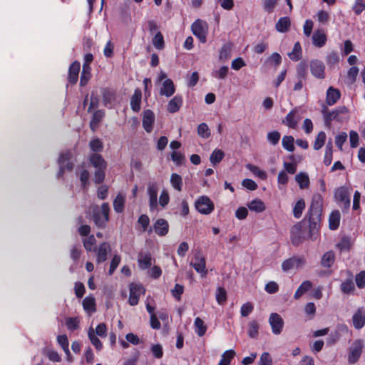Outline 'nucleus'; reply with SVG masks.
Wrapping results in <instances>:
<instances>
[{
	"label": "nucleus",
	"mask_w": 365,
	"mask_h": 365,
	"mask_svg": "<svg viewBox=\"0 0 365 365\" xmlns=\"http://www.w3.org/2000/svg\"><path fill=\"white\" fill-rule=\"evenodd\" d=\"M323 204V197L319 193L314 194L308 212L304 220H308L309 234L307 235L300 222L292 226L290 230V240L294 246L302 244L307 238L312 241L317 240L321 226Z\"/></svg>",
	"instance_id": "f257e3e1"
},
{
	"label": "nucleus",
	"mask_w": 365,
	"mask_h": 365,
	"mask_svg": "<svg viewBox=\"0 0 365 365\" xmlns=\"http://www.w3.org/2000/svg\"><path fill=\"white\" fill-rule=\"evenodd\" d=\"M89 163L96 170L93 175V182L95 184H101L106 178V170L107 168V162L99 153H92L89 156Z\"/></svg>",
	"instance_id": "f03ea898"
},
{
	"label": "nucleus",
	"mask_w": 365,
	"mask_h": 365,
	"mask_svg": "<svg viewBox=\"0 0 365 365\" xmlns=\"http://www.w3.org/2000/svg\"><path fill=\"white\" fill-rule=\"evenodd\" d=\"M349 110L345 106H339L333 110H329L327 108H324L322 114L327 125L330 124L332 120L343 122L344 120L349 118Z\"/></svg>",
	"instance_id": "7ed1b4c3"
},
{
	"label": "nucleus",
	"mask_w": 365,
	"mask_h": 365,
	"mask_svg": "<svg viewBox=\"0 0 365 365\" xmlns=\"http://www.w3.org/2000/svg\"><path fill=\"white\" fill-rule=\"evenodd\" d=\"M334 198L343 212H347L351 205V198L348 190L344 187H340L334 192Z\"/></svg>",
	"instance_id": "20e7f679"
},
{
	"label": "nucleus",
	"mask_w": 365,
	"mask_h": 365,
	"mask_svg": "<svg viewBox=\"0 0 365 365\" xmlns=\"http://www.w3.org/2000/svg\"><path fill=\"white\" fill-rule=\"evenodd\" d=\"M195 207L200 214L209 215L215 210V205L208 196L202 195L196 200Z\"/></svg>",
	"instance_id": "39448f33"
},
{
	"label": "nucleus",
	"mask_w": 365,
	"mask_h": 365,
	"mask_svg": "<svg viewBox=\"0 0 365 365\" xmlns=\"http://www.w3.org/2000/svg\"><path fill=\"white\" fill-rule=\"evenodd\" d=\"M364 348V343L361 339L355 340L351 346L349 348L348 352V363L354 364L356 363L361 357L362 350Z\"/></svg>",
	"instance_id": "423d86ee"
},
{
	"label": "nucleus",
	"mask_w": 365,
	"mask_h": 365,
	"mask_svg": "<svg viewBox=\"0 0 365 365\" xmlns=\"http://www.w3.org/2000/svg\"><path fill=\"white\" fill-rule=\"evenodd\" d=\"M153 230L158 236L164 237L169 232V223L165 219L158 218L154 222L153 227L148 229V232L150 233Z\"/></svg>",
	"instance_id": "0eeeda50"
},
{
	"label": "nucleus",
	"mask_w": 365,
	"mask_h": 365,
	"mask_svg": "<svg viewBox=\"0 0 365 365\" xmlns=\"http://www.w3.org/2000/svg\"><path fill=\"white\" fill-rule=\"evenodd\" d=\"M349 332V328L346 324H339L336 326L335 330L331 331L327 338V342L328 345H334L338 342L341 338L342 334H347Z\"/></svg>",
	"instance_id": "6e6552de"
},
{
	"label": "nucleus",
	"mask_w": 365,
	"mask_h": 365,
	"mask_svg": "<svg viewBox=\"0 0 365 365\" xmlns=\"http://www.w3.org/2000/svg\"><path fill=\"white\" fill-rule=\"evenodd\" d=\"M306 260L303 257L293 256L285 259L282 263V269L284 272H288L293 268H298L304 264Z\"/></svg>",
	"instance_id": "1a4fd4ad"
},
{
	"label": "nucleus",
	"mask_w": 365,
	"mask_h": 365,
	"mask_svg": "<svg viewBox=\"0 0 365 365\" xmlns=\"http://www.w3.org/2000/svg\"><path fill=\"white\" fill-rule=\"evenodd\" d=\"M145 292V289L141 284H131L130 285V294L128 303L131 306H135L138 304L139 298L141 294Z\"/></svg>",
	"instance_id": "9d476101"
},
{
	"label": "nucleus",
	"mask_w": 365,
	"mask_h": 365,
	"mask_svg": "<svg viewBox=\"0 0 365 365\" xmlns=\"http://www.w3.org/2000/svg\"><path fill=\"white\" fill-rule=\"evenodd\" d=\"M269 322L274 334H279L284 327V320L277 313H272L269 316Z\"/></svg>",
	"instance_id": "9b49d317"
},
{
	"label": "nucleus",
	"mask_w": 365,
	"mask_h": 365,
	"mask_svg": "<svg viewBox=\"0 0 365 365\" xmlns=\"http://www.w3.org/2000/svg\"><path fill=\"white\" fill-rule=\"evenodd\" d=\"M310 71L317 78L324 79L325 78V66L320 60L314 59L310 61Z\"/></svg>",
	"instance_id": "f8f14e48"
},
{
	"label": "nucleus",
	"mask_w": 365,
	"mask_h": 365,
	"mask_svg": "<svg viewBox=\"0 0 365 365\" xmlns=\"http://www.w3.org/2000/svg\"><path fill=\"white\" fill-rule=\"evenodd\" d=\"M158 185L156 183H150L148 186L149 196V207L150 211H154L158 207Z\"/></svg>",
	"instance_id": "ddd939ff"
},
{
	"label": "nucleus",
	"mask_w": 365,
	"mask_h": 365,
	"mask_svg": "<svg viewBox=\"0 0 365 365\" xmlns=\"http://www.w3.org/2000/svg\"><path fill=\"white\" fill-rule=\"evenodd\" d=\"M155 122V114L153 110L146 109L143 113L142 125L147 133H151Z\"/></svg>",
	"instance_id": "4468645a"
},
{
	"label": "nucleus",
	"mask_w": 365,
	"mask_h": 365,
	"mask_svg": "<svg viewBox=\"0 0 365 365\" xmlns=\"http://www.w3.org/2000/svg\"><path fill=\"white\" fill-rule=\"evenodd\" d=\"M110 251V245L108 242H103L101 243L96 250V263L101 264L106 262L108 259V254Z\"/></svg>",
	"instance_id": "2eb2a0df"
},
{
	"label": "nucleus",
	"mask_w": 365,
	"mask_h": 365,
	"mask_svg": "<svg viewBox=\"0 0 365 365\" xmlns=\"http://www.w3.org/2000/svg\"><path fill=\"white\" fill-rule=\"evenodd\" d=\"M81 63L78 61H73L69 66L68 82L71 85H75L78 82Z\"/></svg>",
	"instance_id": "dca6fc26"
},
{
	"label": "nucleus",
	"mask_w": 365,
	"mask_h": 365,
	"mask_svg": "<svg viewBox=\"0 0 365 365\" xmlns=\"http://www.w3.org/2000/svg\"><path fill=\"white\" fill-rule=\"evenodd\" d=\"M192 34L199 38L201 43L206 42V31L202 26V21L196 20L191 26Z\"/></svg>",
	"instance_id": "f3484780"
},
{
	"label": "nucleus",
	"mask_w": 365,
	"mask_h": 365,
	"mask_svg": "<svg viewBox=\"0 0 365 365\" xmlns=\"http://www.w3.org/2000/svg\"><path fill=\"white\" fill-rule=\"evenodd\" d=\"M298 113L299 110L297 108L291 110L287 113L284 119L282 120V123L290 128H296L299 120Z\"/></svg>",
	"instance_id": "a211bd4d"
},
{
	"label": "nucleus",
	"mask_w": 365,
	"mask_h": 365,
	"mask_svg": "<svg viewBox=\"0 0 365 365\" xmlns=\"http://www.w3.org/2000/svg\"><path fill=\"white\" fill-rule=\"evenodd\" d=\"M353 326L356 329H361L365 325V310L359 308L352 317Z\"/></svg>",
	"instance_id": "6ab92c4d"
},
{
	"label": "nucleus",
	"mask_w": 365,
	"mask_h": 365,
	"mask_svg": "<svg viewBox=\"0 0 365 365\" xmlns=\"http://www.w3.org/2000/svg\"><path fill=\"white\" fill-rule=\"evenodd\" d=\"M193 260L194 261H192L190 264L196 272L206 274L207 270L205 269L206 262L205 257L199 253L195 255Z\"/></svg>",
	"instance_id": "aec40b11"
},
{
	"label": "nucleus",
	"mask_w": 365,
	"mask_h": 365,
	"mask_svg": "<svg viewBox=\"0 0 365 365\" xmlns=\"http://www.w3.org/2000/svg\"><path fill=\"white\" fill-rule=\"evenodd\" d=\"M175 92V86L172 79L166 78L163 81L160 88V94L166 97L172 96Z\"/></svg>",
	"instance_id": "412c9836"
},
{
	"label": "nucleus",
	"mask_w": 365,
	"mask_h": 365,
	"mask_svg": "<svg viewBox=\"0 0 365 365\" xmlns=\"http://www.w3.org/2000/svg\"><path fill=\"white\" fill-rule=\"evenodd\" d=\"M183 103V99L182 96L176 95L171 98L167 106V110L170 113H177Z\"/></svg>",
	"instance_id": "4be33fe9"
},
{
	"label": "nucleus",
	"mask_w": 365,
	"mask_h": 365,
	"mask_svg": "<svg viewBox=\"0 0 365 365\" xmlns=\"http://www.w3.org/2000/svg\"><path fill=\"white\" fill-rule=\"evenodd\" d=\"M71 153L67 151L61 153L58 158L59 167L61 168L62 171L63 170H72L73 168V163L71 162Z\"/></svg>",
	"instance_id": "5701e85b"
},
{
	"label": "nucleus",
	"mask_w": 365,
	"mask_h": 365,
	"mask_svg": "<svg viewBox=\"0 0 365 365\" xmlns=\"http://www.w3.org/2000/svg\"><path fill=\"white\" fill-rule=\"evenodd\" d=\"M327 41V37L322 30H316L312 35L313 45L317 48L323 47Z\"/></svg>",
	"instance_id": "b1692460"
},
{
	"label": "nucleus",
	"mask_w": 365,
	"mask_h": 365,
	"mask_svg": "<svg viewBox=\"0 0 365 365\" xmlns=\"http://www.w3.org/2000/svg\"><path fill=\"white\" fill-rule=\"evenodd\" d=\"M142 92L136 88L130 98V107L133 111L138 113L141 108Z\"/></svg>",
	"instance_id": "393cba45"
},
{
	"label": "nucleus",
	"mask_w": 365,
	"mask_h": 365,
	"mask_svg": "<svg viewBox=\"0 0 365 365\" xmlns=\"http://www.w3.org/2000/svg\"><path fill=\"white\" fill-rule=\"evenodd\" d=\"M152 256L150 252L143 253L138 255V263L141 269H147L152 265Z\"/></svg>",
	"instance_id": "a878e982"
},
{
	"label": "nucleus",
	"mask_w": 365,
	"mask_h": 365,
	"mask_svg": "<svg viewBox=\"0 0 365 365\" xmlns=\"http://www.w3.org/2000/svg\"><path fill=\"white\" fill-rule=\"evenodd\" d=\"M341 97L339 90L329 87L327 91L326 103L329 106L334 105Z\"/></svg>",
	"instance_id": "bb28decb"
},
{
	"label": "nucleus",
	"mask_w": 365,
	"mask_h": 365,
	"mask_svg": "<svg viewBox=\"0 0 365 365\" xmlns=\"http://www.w3.org/2000/svg\"><path fill=\"white\" fill-rule=\"evenodd\" d=\"M103 103L107 108H111L115 100V93L109 88H104L102 91Z\"/></svg>",
	"instance_id": "cd10ccee"
},
{
	"label": "nucleus",
	"mask_w": 365,
	"mask_h": 365,
	"mask_svg": "<svg viewBox=\"0 0 365 365\" xmlns=\"http://www.w3.org/2000/svg\"><path fill=\"white\" fill-rule=\"evenodd\" d=\"M335 262V254L332 250L326 252L322 257L321 266L324 268H330Z\"/></svg>",
	"instance_id": "c85d7f7f"
},
{
	"label": "nucleus",
	"mask_w": 365,
	"mask_h": 365,
	"mask_svg": "<svg viewBox=\"0 0 365 365\" xmlns=\"http://www.w3.org/2000/svg\"><path fill=\"white\" fill-rule=\"evenodd\" d=\"M341 214L338 210H333L329 217V227L331 230H336L339 227Z\"/></svg>",
	"instance_id": "c756f323"
},
{
	"label": "nucleus",
	"mask_w": 365,
	"mask_h": 365,
	"mask_svg": "<svg viewBox=\"0 0 365 365\" xmlns=\"http://www.w3.org/2000/svg\"><path fill=\"white\" fill-rule=\"evenodd\" d=\"M106 113L103 110H97L93 113L91 120L90 122V128L92 130H95L100 122L105 117Z\"/></svg>",
	"instance_id": "7c9ffc66"
},
{
	"label": "nucleus",
	"mask_w": 365,
	"mask_h": 365,
	"mask_svg": "<svg viewBox=\"0 0 365 365\" xmlns=\"http://www.w3.org/2000/svg\"><path fill=\"white\" fill-rule=\"evenodd\" d=\"M232 45L230 43H224L219 51V60L225 62L231 56Z\"/></svg>",
	"instance_id": "2f4dec72"
},
{
	"label": "nucleus",
	"mask_w": 365,
	"mask_h": 365,
	"mask_svg": "<svg viewBox=\"0 0 365 365\" xmlns=\"http://www.w3.org/2000/svg\"><path fill=\"white\" fill-rule=\"evenodd\" d=\"M125 197L121 194L118 193L113 200V209L117 213H122L125 209Z\"/></svg>",
	"instance_id": "473e14b6"
},
{
	"label": "nucleus",
	"mask_w": 365,
	"mask_h": 365,
	"mask_svg": "<svg viewBox=\"0 0 365 365\" xmlns=\"http://www.w3.org/2000/svg\"><path fill=\"white\" fill-rule=\"evenodd\" d=\"M91 78V66L83 65L82 71L80 78V86H86Z\"/></svg>",
	"instance_id": "72a5a7b5"
},
{
	"label": "nucleus",
	"mask_w": 365,
	"mask_h": 365,
	"mask_svg": "<svg viewBox=\"0 0 365 365\" xmlns=\"http://www.w3.org/2000/svg\"><path fill=\"white\" fill-rule=\"evenodd\" d=\"M291 26V21L289 17H281L275 25L276 30L280 33L287 32Z\"/></svg>",
	"instance_id": "f704fd0d"
},
{
	"label": "nucleus",
	"mask_w": 365,
	"mask_h": 365,
	"mask_svg": "<svg viewBox=\"0 0 365 365\" xmlns=\"http://www.w3.org/2000/svg\"><path fill=\"white\" fill-rule=\"evenodd\" d=\"M83 307L88 313H93L96 311V299L93 297H86L83 300Z\"/></svg>",
	"instance_id": "c9c22d12"
},
{
	"label": "nucleus",
	"mask_w": 365,
	"mask_h": 365,
	"mask_svg": "<svg viewBox=\"0 0 365 365\" xmlns=\"http://www.w3.org/2000/svg\"><path fill=\"white\" fill-rule=\"evenodd\" d=\"M248 208L251 211L259 213L265 210L266 206L260 199H255L247 204Z\"/></svg>",
	"instance_id": "e433bc0d"
},
{
	"label": "nucleus",
	"mask_w": 365,
	"mask_h": 365,
	"mask_svg": "<svg viewBox=\"0 0 365 365\" xmlns=\"http://www.w3.org/2000/svg\"><path fill=\"white\" fill-rule=\"evenodd\" d=\"M312 287V284L310 281L303 282L296 290L294 298L295 299H299L306 292L309 290Z\"/></svg>",
	"instance_id": "4c0bfd02"
},
{
	"label": "nucleus",
	"mask_w": 365,
	"mask_h": 365,
	"mask_svg": "<svg viewBox=\"0 0 365 365\" xmlns=\"http://www.w3.org/2000/svg\"><path fill=\"white\" fill-rule=\"evenodd\" d=\"M295 180L299 184L300 189L308 188L309 185V178L307 173H299L296 175Z\"/></svg>",
	"instance_id": "58836bf2"
},
{
	"label": "nucleus",
	"mask_w": 365,
	"mask_h": 365,
	"mask_svg": "<svg viewBox=\"0 0 365 365\" xmlns=\"http://www.w3.org/2000/svg\"><path fill=\"white\" fill-rule=\"evenodd\" d=\"M236 353L232 349L225 351L221 356L218 365H230Z\"/></svg>",
	"instance_id": "ea45409f"
},
{
	"label": "nucleus",
	"mask_w": 365,
	"mask_h": 365,
	"mask_svg": "<svg viewBox=\"0 0 365 365\" xmlns=\"http://www.w3.org/2000/svg\"><path fill=\"white\" fill-rule=\"evenodd\" d=\"M195 330L199 336H202L205 334L207 331V326L205 325L204 322L200 317H197L194 322Z\"/></svg>",
	"instance_id": "a19ab883"
},
{
	"label": "nucleus",
	"mask_w": 365,
	"mask_h": 365,
	"mask_svg": "<svg viewBox=\"0 0 365 365\" xmlns=\"http://www.w3.org/2000/svg\"><path fill=\"white\" fill-rule=\"evenodd\" d=\"M83 247L87 252H94L96 250V240L93 235H89L83 240Z\"/></svg>",
	"instance_id": "79ce46f5"
},
{
	"label": "nucleus",
	"mask_w": 365,
	"mask_h": 365,
	"mask_svg": "<svg viewBox=\"0 0 365 365\" xmlns=\"http://www.w3.org/2000/svg\"><path fill=\"white\" fill-rule=\"evenodd\" d=\"M88 336L91 344L95 346L97 351H101L103 349V344L100 339L97 337L94 330L90 328L88 332Z\"/></svg>",
	"instance_id": "37998d69"
},
{
	"label": "nucleus",
	"mask_w": 365,
	"mask_h": 365,
	"mask_svg": "<svg viewBox=\"0 0 365 365\" xmlns=\"http://www.w3.org/2000/svg\"><path fill=\"white\" fill-rule=\"evenodd\" d=\"M289 57L292 61H299L302 58V47L299 42H296L293 49L288 53Z\"/></svg>",
	"instance_id": "c03bdc74"
},
{
	"label": "nucleus",
	"mask_w": 365,
	"mask_h": 365,
	"mask_svg": "<svg viewBox=\"0 0 365 365\" xmlns=\"http://www.w3.org/2000/svg\"><path fill=\"white\" fill-rule=\"evenodd\" d=\"M225 157V153L220 149H215L212 153L210 160L212 165H216L220 163Z\"/></svg>",
	"instance_id": "a18cd8bd"
},
{
	"label": "nucleus",
	"mask_w": 365,
	"mask_h": 365,
	"mask_svg": "<svg viewBox=\"0 0 365 365\" xmlns=\"http://www.w3.org/2000/svg\"><path fill=\"white\" fill-rule=\"evenodd\" d=\"M305 209V202L304 199L299 200L293 207V215L295 218L301 217L304 210Z\"/></svg>",
	"instance_id": "49530a36"
},
{
	"label": "nucleus",
	"mask_w": 365,
	"mask_h": 365,
	"mask_svg": "<svg viewBox=\"0 0 365 365\" xmlns=\"http://www.w3.org/2000/svg\"><path fill=\"white\" fill-rule=\"evenodd\" d=\"M294 139L292 135H284L282 138V144L283 148L289 152L294 150Z\"/></svg>",
	"instance_id": "de8ad7c7"
},
{
	"label": "nucleus",
	"mask_w": 365,
	"mask_h": 365,
	"mask_svg": "<svg viewBox=\"0 0 365 365\" xmlns=\"http://www.w3.org/2000/svg\"><path fill=\"white\" fill-rule=\"evenodd\" d=\"M170 182L174 189L178 191L182 190V179L180 175L177 173H173L170 176Z\"/></svg>",
	"instance_id": "09e8293b"
},
{
	"label": "nucleus",
	"mask_w": 365,
	"mask_h": 365,
	"mask_svg": "<svg viewBox=\"0 0 365 365\" xmlns=\"http://www.w3.org/2000/svg\"><path fill=\"white\" fill-rule=\"evenodd\" d=\"M89 147L93 153H98L103 150V143L99 138H94L89 142Z\"/></svg>",
	"instance_id": "8fccbe9b"
},
{
	"label": "nucleus",
	"mask_w": 365,
	"mask_h": 365,
	"mask_svg": "<svg viewBox=\"0 0 365 365\" xmlns=\"http://www.w3.org/2000/svg\"><path fill=\"white\" fill-rule=\"evenodd\" d=\"M326 133L324 131H321L318 133L317 138H315L313 148L314 150H318L321 149L326 141Z\"/></svg>",
	"instance_id": "3c124183"
},
{
	"label": "nucleus",
	"mask_w": 365,
	"mask_h": 365,
	"mask_svg": "<svg viewBox=\"0 0 365 365\" xmlns=\"http://www.w3.org/2000/svg\"><path fill=\"white\" fill-rule=\"evenodd\" d=\"M57 341L58 344L61 346L63 350L65 351V353L69 356V342L67 336L66 334L58 335L57 337Z\"/></svg>",
	"instance_id": "603ef678"
},
{
	"label": "nucleus",
	"mask_w": 365,
	"mask_h": 365,
	"mask_svg": "<svg viewBox=\"0 0 365 365\" xmlns=\"http://www.w3.org/2000/svg\"><path fill=\"white\" fill-rule=\"evenodd\" d=\"M307 73V65L305 62H301L297 67V79L305 80Z\"/></svg>",
	"instance_id": "864d4df0"
},
{
	"label": "nucleus",
	"mask_w": 365,
	"mask_h": 365,
	"mask_svg": "<svg viewBox=\"0 0 365 365\" xmlns=\"http://www.w3.org/2000/svg\"><path fill=\"white\" fill-rule=\"evenodd\" d=\"M153 46L159 50L163 49L165 47V41L163 34L159 31L158 32L152 40Z\"/></svg>",
	"instance_id": "5fc2aeb1"
},
{
	"label": "nucleus",
	"mask_w": 365,
	"mask_h": 365,
	"mask_svg": "<svg viewBox=\"0 0 365 365\" xmlns=\"http://www.w3.org/2000/svg\"><path fill=\"white\" fill-rule=\"evenodd\" d=\"M229 72V68L227 66H221L218 70L214 71L212 73V76L217 79H225Z\"/></svg>",
	"instance_id": "6e6d98bb"
},
{
	"label": "nucleus",
	"mask_w": 365,
	"mask_h": 365,
	"mask_svg": "<svg viewBox=\"0 0 365 365\" xmlns=\"http://www.w3.org/2000/svg\"><path fill=\"white\" fill-rule=\"evenodd\" d=\"M227 299V294L224 287H218L216 293V301L220 305H223Z\"/></svg>",
	"instance_id": "4d7b16f0"
},
{
	"label": "nucleus",
	"mask_w": 365,
	"mask_h": 365,
	"mask_svg": "<svg viewBox=\"0 0 365 365\" xmlns=\"http://www.w3.org/2000/svg\"><path fill=\"white\" fill-rule=\"evenodd\" d=\"M336 247L340 252L349 251L351 248V242L349 237H343L339 242L336 244Z\"/></svg>",
	"instance_id": "13d9d810"
},
{
	"label": "nucleus",
	"mask_w": 365,
	"mask_h": 365,
	"mask_svg": "<svg viewBox=\"0 0 365 365\" xmlns=\"http://www.w3.org/2000/svg\"><path fill=\"white\" fill-rule=\"evenodd\" d=\"M171 160L176 165L180 166L184 163L185 156L180 152L173 150L170 154Z\"/></svg>",
	"instance_id": "bf43d9fd"
},
{
	"label": "nucleus",
	"mask_w": 365,
	"mask_h": 365,
	"mask_svg": "<svg viewBox=\"0 0 365 365\" xmlns=\"http://www.w3.org/2000/svg\"><path fill=\"white\" fill-rule=\"evenodd\" d=\"M197 134L203 138H208L210 136V129L205 123H202L197 126Z\"/></svg>",
	"instance_id": "052dcab7"
},
{
	"label": "nucleus",
	"mask_w": 365,
	"mask_h": 365,
	"mask_svg": "<svg viewBox=\"0 0 365 365\" xmlns=\"http://www.w3.org/2000/svg\"><path fill=\"white\" fill-rule=\"evenodd\" d=\"M95 225L99 228H104L106 226L107 221L103 218L100 212H94L93 215Z\"/></svg>",
	"instance_id": "680f3d73"
},
{
	"label": "nucleus",
	"mask_w": 365,
	"mask_h": 365,
	"mask_svg": "<svg viewBox=\"0 0 365 365\" xmlns=\"http://www.w3.org/2000/svg\"><path fill=\"white\" fill-rule=\"evenodd\" d=\"M281 135L277 130L269 132L267 135L268 141L273 145L278 144L280 140Z\"/></svg>",
	"instance_id": "e2e57ef3"
},
{
	"label": "nucleus",
	"mask_w": 365,
	"mask_h": 365,
	"mask_svg": "<svg viewBox=\"0 0 365 365\" xmlns=\"http://www.w3.org/2000/svg\"><path fill=\"white\" fill-rule=\"evenodd\" d=\"M183 292L184 287L179 284H175L174 288L171 289V294L177 301H180L181 299V295Z\"/></svg>",
	"instance_id": "0e129e2a"
},
{
	"label": "nucleus",
	"mask_w": 365,
	"mask_h": 365,
	"mask_svg": "<svg viewBox=\"0 0 365 365\" xmlns=\"http://www.w3.org/2000/svg\"><path fill=\"white\" fill-rule=\"evenodd\" d=\"M254 310V305L251 302H247L242 305L240 308V314L243 317H247Z\"/></svg>",
	"instance_id": "69168bd1"
},
{
	"label": "nucleus",
	"mask_w": 365,
	"mask_h": 365,
	"mask_svg": "<svg viewBox=\"0 0 365 365\" xmlns=\"http://www.w3.org/2000/svg\"><path fill=\"white\" fill-rule=\"evenodd\" d=\"M259 333V325L256 321H252L249 323L248 335L251 338H255Z\"/></svg>",
	"instance_id": "338daca9"
},
{
	"label": "nucleus",
	"mask_w": 365,
	"mask_h": 365,
	"mask_svg": "<svg viewBox=\"0 0 365 365\" xmlns=\"http://www.w3.org/2000/svg\"><path fill=\"white\" fill-rule=\"evenodd\" d=\"M339 61V57L336 52L331 51L326 56V62L329 66H333L338 63Z\"/></svg>",
	"instance_id": "774afa93"
}]
</instances>
